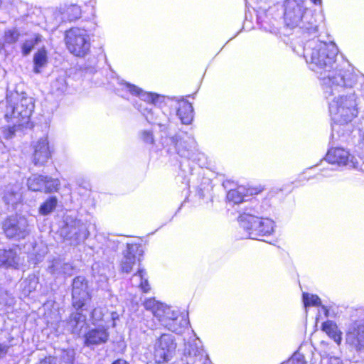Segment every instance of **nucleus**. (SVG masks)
<instances>
[{
	"instance_id": "de8ad7c7",
	"label": "nucleus",
	"mask_w": 364,
	"mask_h": 364,
	"mask_svg": "<svg viewBox=\"0 0 364 364\" xmlns=\"http://www.w3.org/2000/svg\"><path fill=\"white\" fill-rule=\"evenodd\" d=\"M322 309L324 310L325 314H326V315L327 316L328 312V309H327L326 308V306H322Z\"/></svg>"
},
{
	"instance_id": "c03bdc74",
	"label": "nucleus",
	"mask_w": 364,
	"mask_h": 364,
	"mask_svg": "<svg viewBox=\"0 0 364 364\" xmlns=\"http://www.w3.org/2000/svg\"><path fill=\"white\" fill-rule=\"evenodd\" d=\"M112 364H128V363L123 359H118L112 363Z\"/></svg>"
},
{
	"instance_id": "79ce46f5",
	"label": "nucleus",
	"mask_w": 364,
	"mask_h": 364,
	"mask_svg": "<svg viewBox=\"0 0 364 364\" xmlns=\"http://www.w3.org/2000/svg\"><path fill=\"white\" fill-rule=\"evenodd\" d=\"M9 347L4 343H0V358H3L8 352Z\"/></svg>"
},
{
	"instance_id": "aec40b11",
	"label": "nucleus",
	"mask_w": 364,
	"mask_h": 364,
	"mask_svg": "<svg viewBox=\"0 0 364 364\" xmlns=\"http://www.w3.org/2000/svg\"><path fill=\"white\" fill-rule=\"evenodd\" d=\"M350 154L342 148H333L328 150L325 159L330 164L339 166L346 165L349 161Z\"/></svg>"
},
{
	"instance_id": "473e14b6",
	"label": "nucleus",
	"mask_w": 364,
	"mask_h": 364,
	"mask_svg": "<svg viewBox=\"0 0 364 364\" xmlns=\"http://www.w3.org/2000/svg\"><path fill=\"white\" fill-rule=\"evenodd\" d=\"M67 87L66 81L63 76H60L57 77L52 83L51 88L52 90L57 93L63 92Z\"/></svg>"
},
{
	"instance_id": "9d476101",
	"label": "nucleus",
	"mask_w": 364,
	"mask_h": 364,
	"mask_svg": "<svg viewBox=\"0 0 364 364\" xmlns=\"http://www.w3.org/2000/svg\"><path fill=\"white\" fill-rule=\"evenodd\" d=\"M124 87L130 93L134 95H138L140 100L144 102L145 105H144L140 103L139 109L144 116H146V119L153 123H156L152 117L149 118L146 114V112L150 113L151 114L154 113L153 105L156 102L159 96L155 94L144 92L138 87L127 82L124 83Z\"/></svg>"
},
{
	"instance_id": "f3484780",
	"label": "nucleus",
	"mask_w": 364,
	"mask_h": 364,
	"mask_svg": "<svg viewBox=\"0 0 364 364\" xmlns=\"http://www.w3.org/2000/svg\"><path fill=\"white\" fill-rule=\"evenodd\" d=\"M51 157V149L47 137L40 139L33 145V161L35 165L43 166Z\"/></svg>"
},
{
	"instance_id": "423d86ee",
	"label": "nucleus",
	"mask_w": 364,
	"mask_h": 364,
	"mask_svg": "<svg viewBox=\"0 0 364 364\" xmlns=\"http://www.w3.org/2000/svg\"><path fill=\"white\" fill-rule=\"evenodd\" d=\"M65 41L69 51L76 56L85 55L90 48V37L87 31L73 28L65 33Z\"/></svg>"
},
{
	"instance_id": "49530a36",
	"label": "nucleus",
	"mask_w": 364,
	"mask_h": 364,
	"mask_svg": "<svg viewBox=\"0 0 364 364\" xmlns=\"http://www.w3.org/2000/svg\"><path fill=\"white\" fill-rule=\"evenodd\" d=\"M360 144H362V146L364 148V133L362 135V139L360 141Z\"/></svg>"
},
{
	"instance_id": "f704fd0d",
	"label": "nucleus",
	"mask_w": 364,
	"mask_h": 364,
	"mask_svg": "<svg viewBox=\"0 0 364 364\" xmlns=\"http://www.w3.org/2000/svg\"><path fill=\"white\" fill-rule=\"evenodd\" d=\"M20 37V33L16 28L8 29L4 33V41L6 43L12 44L16 43Z\"/></svg>"
},
{
	"instance_id": "c756f323",
	"label": "nucleus",
	"mask_w": 364,
	"mask_h": 364,
	"mask_svg": "<svg viewBox=\"0 0 364 364\" xmlns=\"http://www.w3.org/2000/svg\"><path fill=\"white\" fill-rule=\"evenodd\" d=\"M35 64L34 72L36 73H41V68L44 67L48 63L47 53L44 48L39 50L33 57Z\"/></svg>"
},
{
	"instance_id": "1a4fd4ad",
	"label": "nucleus",
	"mask_w": 364,
	"mask_h": 364,
	"mask_svg": "<svg viewBox=\"0 0 364 364\" xmlns=\"http://www.w3.org/2000/svg\"><path fill=\"white\" fill-rule=\"evenodd\" d=\"M89 235L86 225L76 219H67L65 225L60 229V235L73 243L85 240Z\"/></svg>"
},
{
	"instance_id": "dca6fc26",
	"label": "nucleus",
	"mask_w": 364,
	"mask_h": 364,
	"mask_svg": "<svg viewBox=\"0 0 364 364\" xmlns=\"http://www.w3.org/2000/svg\"><path fill=\"white\" fill-rule=\"evenodd\" d=\"M142 253L143 250L141 246L136 244H128L121 262L122 270L126 273H129L136 261H140L139 257Z\"/></svg>"
},
{
	"instance_id": "7ed1b4c3",
	"label": "nucleus",
	"mask_w": 364,
	"mask_h": 364,
	"mask_svg": "<svg viewBox=\"0 0 364 364\" xmlns=\"http://www.w3.org/2000/svg\"><path fill=\"white\" fill-rule=\"evenodd\" d=\"M344 87L339 92H334V95L328 98L326 97L328 100L329 112L332 119L339 124H347L351 122L358 114L354 94L346 96L340 95Z\"/></svg>"
},
{
	"instance_id": "f257e3e1",
	"label": "nucleus",
	"mask_w": 364,
	"mask_h": 364,
	"mask_svg": "<svg viewBox=\"0 0 364 364\" xmlns=\"http://www.w3.org/2000/svg\"><path fill=\"white\" fill-rule=\"evenodd\" d=\"M308 41L304 48V55L311 69L319 74L325 97L328 98L339 92L343 87H352L353 75L349 70L334 68L338 48L334 43H326L315 39Z\"/></svg>"
},
{
	"instance_id": "f03ea898",
	"label": "nucleus",
	"mask_w": 364,
	"mask_h": 364,
	"mask_svg": "<svg viewBox=\"0 0 364 364\" xmlns=\"http://www.w3.org/2000/svg\"><path fill=\"white\" fill-rule=\"evenodd\" d=\"M284 19L288 26L299 27L304 34L317 36L318 23L313 12L294 1L287 2Z\"/></svg>"
},
{
	"instance_id": "4be33fe9",
	"label": "nucleus",
	"mask_w": 364,
	"mask_h": 364,
	"mask_svg": "<svg viewBox=\"0 0 364 364\" xmlns=\"http://www.w3.org/2000/svg\"><path fill=\"white\" fill-rule=\"evenodd\" d=\"M48 272L54 275L66 274L71 275L73 274V267L68 262L60 259H55L52 261V264L48 266Z\"/></svg>"
},
{
	"instance_id": "c85d7f7f",
	"label": "nucleus",
	"mask_w": 364,
	"mask_h": 364,
	"mask_svg": "<svg viewBox=\"0 0 364 364\" xmlns=\"http://www.w3.org/2000/svg\"><path fill=\"white\" fill-rule=\"evenodd\" d=\"M46 176L41 175H33L28 179V187L33 191H42L45 185Z\"/></svg>"
},
{
	"instance_id": "ddd939ff",
	"label": "nucleus",
	"mask_w": 364,
	"mask_h": 364,
	"mask_svg": "<svg viewBox=\"0 0 364 364\" xmlns=\"http://www.w3.org/2000/svg\"><path fill=\"white\" fill-rule=\"evenodd\" d=\"M184 356L187 364H205L208 360L197 338L185 344Z\"/></svg>"
},
{
	"instance_id": "39448f33",
	"label": "nucleus",
	"mask_w": 364,
	"mask_h": 364,
	"mask_svg": "<svg viewBox=\"0 0 364 364\" xmlns=\"http://www.w3.org/2000/svg\"><path fill=\"white\" fill-rule=\"evenodd\" d=\"M240 225L246 232L245 238L259 240V237L273 232V221L260 218L250 213H243L239 217Z\"/></svg>"
},
{
	"instance_id": "e433bc0d",
	"label": "nucleus",
	"mask_w": 364,
	"mask_h": 364,
	"mask_svg": "<svg viewBox=\"0 0 364 364\" xmlns=\"http://www.w3.org/2000/svg\"><path fill=\"white\" fill-rule=\"evenodd\" d=\"M68 19L70 21H75L80 17L81 10L77 6H72L68 8Z\"/></svg>"
},
{
	"instance_id": "2eb2a0df",
	"label": "nucleus",
	"mask_w": 364,
	"mask_h": 364,
	"mask_svg": "<svg viewBox=\"0 0 364 364\" xmlns=\"http://www.w3.org/2000/svg\"><path fill=\"white\" fill-rule=\"evenodd\" d=\"M161 324L173 332L181 333L182 329L187 326L188 321L185 315L180 314L178 311L171 309V314H164L159 321Z\"/></svg>"
},
{
	"instance_id": "393cba45",
	"label": "nucleus",
	"mask_w": 364,
	"mask_h": 364,
	"mask_svg": "<svg viewBox=\"0 0 364 364\" xmlns=\"http://www.w3.org/2000/svg\"><path fill=\"white\" fill-rule=\"evenodd\" d=\"M322 331H324L338 345L342 341L341 332L338 330L336 323L332 321H327L322 324Z\"/></svg>"
},
{
	"instance_id": "cd10ccee",
	"label": "nucleus",
	"mask_w": 364,
	"mask_h": 364,
	"mask_svg": "<svg viewBox=\"0 0 364 364\" xmlns=\"http://www.w3.org/2000/svg\"><path fill=\"white\" fill-rule=\"evenodd\" d=\"M146 272L142 269H139L136 274H134L131 279L133 286L139 287L144 292L149 291L150 287L146 279L144 278Z\"/></svg>"
},
{
	"instance_id": "c9c22d12",
	"label": "nucleus",
	"mask_w": 364,
	"mask_h": 364,
	"mask_svg": "<svg viewBox=\"0 0 364 364\" xmlns=\"http://www.w3.org/2000/svg\"><path fill=\"white\" fill-rule=\"evenodd\" d=\"M59 186L60 182L58 179H53L46 177V179H45V185L43 191L45 192L56 191Z\"/></svg>"
},
{
	"instance_id": "5701e85b",
	"label": "nucleus",
	"mask_w": 364,
	"mask_h": 364,
	"mask_svg": "<svg viewBox=\"0 0 364 364\" xmlns=\"http://www.w3.org/2000/svg\"><path fill=\"white\" fill-rule=\"evenodd\" d=\"M177 115L183 124H189L193 118V108L192 105L185 100L180 101Z\"/></svg>"
},
{
	"instance_id": "9b49d317",
	"label": "nucleus",
	"mask_w": 364,
	"mask_h": 364,
	"mask_svg": "<svg viewBox=\"0 0 364 364\" xmlns=\"http://www.w3.org/2000/svg\"><path fill=\"white\" fill-rule=\"evenodd\" d=\"M346 344L356 351L364 349V322L352 323L346 333Z\"/></svg>"
},
{
	"instance_id": "37998d69",
	"label": "nucleus",
	"mask_w": 364,
	"mask_h": 364,
	"mask_svg": "<svg viewBox=\"0 0 364 364\" xmlns=\"http://www.w3.org/2000/svg\"><path fill=\"white\" fill-rule=\"evenodd\" d=\"M5 294L6 296H8L9 299H6V301H2L1 302L5 305H11L13 301V298L10 295H9L7 292H5Z\"/></svg>"
},
{
	"instance_id": "6e6552de",
	"label": "nucleus",
	"mask_w": 364,
	"mask_h": 364,
	"mask_svg": "<svg viewBox=\"0 0 364 364\" xmlns=\"http://www.w3.org/2000/svg\"><path fill=\"white\" fill-rule=\"evenodd\" d=\"M2 228L7 237L16 240L24 239L30 233L28 220L19 215L7 218L2 224Z\"/></svg>"
},
{
	"instance_id": "72a5a7b5",
	"label": "nucleus",
	"mask_w": 364,
	"mask_h": 364,
	"mask_svg": "<svg viewBox=\"0 0 364 364\" xmlns=\"http://www.w3.org/2000/svg\"><path fill=\"white\" fill-rule=\"evenodd\" d=\"M303 301L306 308L309 306H317L321 305V299L317 295L308 293L303 294Z\"/></svg>"
},
{
	"instance_id": "2f4dec72",
	"label": "nucleus",
	"mask_w": 364,
	"mask_h": 364,
	"mask_svg": "<svg viewBox=\"0 0 364 364\" xmlns=\"http://www.w3.org/2000/svg\"><path fill=\"white\" fill-rule=\"evenodd\" d=\"M56 205L57 199L55 197H51L41 205L39 212L43 215L49 214L55 208Z\"/></svg>"
},
{
	"instance_id": "a211bd4d",
	"label": "nucleus",
	"mask_w": 364,
	"mask_h": 364,
	"mask_svg": "<svg viewBox=\"0 0 364 364\" xmlns=\"http://www.w3.org/2000/svg\"><path fill=\"white\" fill-rule=\"evenodd\" d=\"M171 140L178 154L181 156H188L189 149L193 148L196 143L194 139L187 134H184L183 136L176 135L171 137Z\"/></svg>"
},
{
	"instance_id": "bb28decb",
	"label": "nucleus",
	"mask_w": 364,
	"mask_h": 364,
	"mask_svg": "<svg viewBox=\"0 0 364 364\" xmlns=\"http://www.w3.org/2000/svg\"><path fill=\"white\" fill-rule=\"evenodd\" d=\"M252 195V191L246 190L243 186H239L237 189L230 190L227 194V198L229 201H232L234 203H240L244 201L245 198L248 196V193Z\"/></svg>"
},
{
	"instance_id": "6ab92c4d",
	"label": "nucleus",
	"mask_w": 364,
	"mask_h": 364,
	"mask_svg": "<svg viewBox=\"0 0 364 364\" xmlns=\"http://www.w3.org/2000/svg\"><path fill=\"white\" fill-rule=\"evenodd\" d=\"M109 336L107 328L100 326L87 332L85 335V344L87 346H91L105 343L107 341Z\"/></svg>"
},
{
	"instance_id": "4c0bfd02",
	"label": "nucleus",
	"mask_w": 364,
	"mask_h": 364,
	"mask_svg": "<svg viewBox=\"0 0 364 364\" xmlns=\"http://www.w3.org/2000/svg\"><path fill=\"white\" fill-rule=\"evenodd\" d=\"M284 364H306V361L302 354L295 353L292 357Z\"/></svg>"
},
{
	"instance_id": "a878e982",
	"label": "nucleus",
	"mask_w": 364,
	"mask_h": 364,
	"mask_svg": "<svg viewBox=\"0 0 364 364\" xmlns=\"http://www.w3.org/2000/svg\"><path fill=\"white\" fill-rule=\"evenodd\" d=\"M19 188L18 186H9L6 188L3 199L4 202L11 205L16 204L21 200V194L18 192Z\"/></svg>"
},
{
	"instance_id": "0eeeda50",
	"label": "nucleus",
	"mask_w": 364,
	"mask_h": 364,
	"mask_svg": "<svg viewBox=\"0 0 364 364\" xmlns=\"http://www.w3.org/2000/svg\"><path fill=\"white\" fill-rule=\"evenodd\" d=\"M177 348L175 337L169 333H163L157 338L154 344L153 356L154 361L161 364L169 361Z\"/></svg>"
},
{
	"instance_id": "b1692460",
	"label": "nucleus",
	"mask_w": 364,
	"mask_h": 364,
	"mask_svg": "<svg viewBox=\"0 0 364 364\" xmlns=\"http://www.w3.org/2000/svg\"><path fill=\"white\" fill-rule=\"evenodd\" d=\"M68 323L72 328L73 333L80 334L82 329L86 325V316L79 311L73 313L70 316Z\"/></svg>"
},
{
	"instance_id": "3c124183",
	"label": "nucleus",
	"mask_w": 364,
	"mask_h": 364,
	"mask_svg": "<svg viewBox=\"0 0 364 364\" xmlns=\"http://www.w3.org/2000/svg\"><path fill=\"white\" fill-rule=\"evenodd\" d=\"M112 315V318H113V319H114V318H115V317H116V315H114V313H113Z\"/></svg>"
},
{
	"instance_id": "412c9836",
	"label": "nucleus",
	"mask_w": 364,
	"mask_h": 364,
	"mask_svg": "<svg viewBox=\"0 0 364 364\" xmlns=\"http://www.w3.org/2000/svg\"><path fill=\"white\" fill-rule=\"evenodd\" d=\"M144 305L146 309L150 310L152 312L153 315L158 321H159V318H161L164 314H167L168 315L171 314V307L156 301L154 299L146 300Z\"/></svg>"
},
{
	"instance_id": "ea45409f",
	"label": "nucleus",
	"mask_w": 364,
	"mask_h": 364,
	"mask_svg": "<svg viewBox=\"0 0 364 364\" xmlns=\"http://www.w3.org/2000/svg\"><path fill=\"white\" fill-rule=\"evenodd\" d=\"M141 136H142L143 140L146 143H149V144H153L154 143V137H153V134H152V133L151 132H149V131H144L142 132Z\"/></svg>"
},
{
	"instance_id": "4468645a",
	"label": "nucleus",
	"mask_w": 364,
	"mask_h": 364,
	"mask_svg": "<svg viewBox=\"0 0 364 364\" xmlns=\"http://www.w3.org/2000/svg\"><path fill=\"white\" fill-rule=\"evenodd\" d=\"M21 251L17 247L0 248V267L18 269L23 264Z\"/></svg>"
},
{
	"instance_id": "a18cd8bd",
	"label": "nucleus",
	"mask_w": 364,
	"mask_h": 364,
	"mask_svg": "<svg viewBox=\"0 0 364 364\" xmlns=\"http://www.w3.org/2000/svg\"><path fill=\"white\" fill-rule=\"evenodd\" d=\"M311 1L315 4H320L321 3V0H311Z\"/></svg>"
},
{
	"instance_id": "8fccbe9b",
	"label": "nucleus",
	"mask_w": 364,
	"mask_h": 364,
	"mask_svg": "<svg viewBox=\"0 0 364 364\" xmlns=\"http://www.w3.org/2000/svg\"><path fill=\"white\" fill-rule=\"evenodd\" d=\"M112 315V318H113V319H114V318H115V317H116V315H114V313H113Z\"/></svg>"
},
{
	"instance_id": "a19ab883",
	"label": "nucleus",
	"mask_w": 364,
	"mask_h": 364,
	"mask_svg": "<svg viewBox=\"0 0 364 364\" xmlns=\"http://www.w3.org/2000/svg\"><path fill=\"white\" fill-rule=\"evenodd\" d=\"M36 364H57L56 358L53 357H47L41 360Z\"/></svg>"
},
{
	"instance_id": "58836bf2",
	"label": "nucleus",
	"mask_w": 364,
	"mask_h": 364,
	"mask_svg": "<svg viewBox=\"0 0 364 364\" xmlns=\"http://www.w3.org/2000/svg\"><path fill=\"white\" fill-rule=\"evenodd\" d=\"M91 316L94 321H101L103 318V313L102 309L95 308L92 311Z\"/></svg>"
},
{
	"instance_id": "7c9ffc66",
	"label": "nucleus",
	"mask_w": 364,
	"mask_h": 364,
	"mask_svg": "<svg viewBox=\"0 0 364 364\" xmlns=\"http://www.w3.org/2000/svg\"><path fill=\"white\" fill-rule=\"evenodd\" d=\"M42 41V36L36 34L34 38L26 40L21 46L22 53L23 55H28L33 47Z\"/></svg>"
},
{
	"instance_id": "20e7f679",
	"label": "nucleus",
	"mask_w": 364,
	"mask_h": 364,
	"mask_svg": "<svg viewBox=\"0 0 364 364\" xmlns=\"http://www.w3.org/2000/svg\"><path fill=\"white\" fill-rule=\"evenodd\" d=\"M5 117L16 119V124L23 125L28 122L34 109V102L31 97L11 92L6 95Z\"/></svg>"
},
{
	"instance_id": "f8f14e48",
	"label": "nucleus",
	"mask_w": 364,
	"mask_h": 364,
	"mask_svg": "<svg viewBox=\"0 0 364 364\" xmlns=\"http://www.w3.org/2000/svg\"><path fill=\"white\" fill-rule=\"evenodd\" d=\"M87 282L83 277H76L73 282L72 300L73 305L77 309L84 306L85 302L90 299Z\"/></svg>"
},
{
	"instance_id": "09e8293b",
	"label": "nucleus",
	"mask_w": 364,
	"mask_h": 364,
	"mask_svg": "<svg viewBox=\"0 0 364 364\" xmlns=\"http://www.w3.org/2000/svg\"><path fill=\"white\" fill-rule=\"evenodd\" d=\"M14 134V131L9 130V134H8V137H11Z\"/></svg>"
}]
</instances>
